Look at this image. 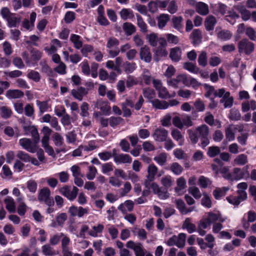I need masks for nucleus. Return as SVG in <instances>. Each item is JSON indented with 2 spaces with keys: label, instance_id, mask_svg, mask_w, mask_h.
<instances>
[{
  "label": "nucleus",
  "instance_id": "e2e57ef3",
  "mask_svg": "<svg viewBox=\"0 0 256 256\" xmlns=\"http://www.w3.org/2000/svg\"><path fill=\"white\" fill-rule=\"evenodd\" d=\"M37 183L34 180H30L27 182V188L28 190L34 193L37 190Z\"/></svg>",
  "mask_w": 256,
  "mask_h": 256
},
{
  "label": "nucleus",
  "instance_id": "c85d7f7f",
  "mask_svg": "<svg viewBox=\"0 0 256 256\" xmlns=\"http://www.w3.org/2000/svg\"><path fill=\"white\" fill-rule=\"evenodd\" d=\"M238 10L240 13L242 19L244 20H247L250 18V12L242 6H238L237 7Z\"/></svg>",
  "mask_w": 256,
  "mask_h": 256
},
{
  "label": "nucleus",
  "instance_id": "0e129e2a",
  "mask_svg": "<svg viewBox=\"0 0 256 256\" xmlns=\"http://www.w3.org/2000/svg\"><path fill=\"white\" fill-rule=\"evenodd\" d=\"M88 173L86 174V178L89 180H92L94 178L97 172V170L94 166H90L88 167Z\"/></svg>",
  "mask_w": 256,
  "mask_h": 256
},
{
  "label": "nucleus",
  "instance_id": "09e8293b",
  "mask_svg": "<svg viewBox=\"0 0 256 256\" xmlns=\"http://www.w3.org/2000/svg\"><path fill=\"white\" fill-rule=\"evenodd\" d=\"M234 162L236 164L244 165L248 162L247 156L244 154H240L234 159Z\"/></svg>",
  "mask_w": 256,
  "mask_h": 256
},
{
  "label": "nucleus",
  "instance_id": "ea45409f",
  "mask_svg": "<svg viewBox=\"0 0 256 256\" xmlns=\"http://www.w3.org/2000/svg\"><path fill=\"white\" fill-rule=\"evenodd\" d=\"M154 160L156 161L160 166H163L167 160V156L166 153L162 152L158 156L154 158Z\"/></svg>",
  "mask_w": 256,
  "mask_h": 256
},
{
  "label": "nucleus",
  "instance_id": "72a5a7b5",
  "mask_svg": "<svg viewBox=\"0 0 256 256\" xmlns=\"http://www.w3.org/2000/svg\"><path fill=\"white\" fill-rule=\"evenodd\" d=\"M202 33H191L190 38L192 40V43L194 46L198 45L202 42Z\"/></svg>",
  "mask_w": 256,
  "mask_h": 256
},
{
  "label": "nucleus",
  "instance_id": "a211bd4d",
  "mask_svg": "<svg viewBox=\"0 0 256 256\" xmlns=\"http://www.w3.org/2000/svg\"><path fill=\"white\" fill-rule=\"evenodd\" d=\"M6 96L10 98H19L23 97L24 94L19 90H9L6 92Z\"/></svg>",
  "mask_w": 256,
  "mask_h": 256
},
{
  "label": "nucleus",
  "instance_id": "412c9836",
  "mask_svg": "<svg viewBox=\"0 0 256 256\" xmlns=\"http://www.w3.org/2000/svg\"><path fill=\"white\" fill-rule=\"evenodd\" d=\"M4 202L6 204V210L10 213L16 212V205L14 199L10 196H7L4 200Z\"/></svg>",
  "mask_w": 256,
  "mask_h": 256
},
{
  "label": "nucleus",
  "instance_id": "a19ab883",
  "mask_svg": "<svg viewBox=\"0 0 256 256\" xmlns=\"http://www.w3.org/2000/svg\"><path fill=\"white\" fill-rule=\"evenodd\" d=\"M76 16V14L74 12L68 11L65 14L64 20L66 24H70L75 20Z\"/></svg>",
  "mask_w": 256,
  "mask_h": 256
},
{
  "label": "nucleus",
  "instance_id": "1a4fd4ad",
  "mask_svg": "<svg viewBox=\"0 0 256 256\" xmlns=\"http://www.w3.org/2000/svg\"><path fill=\"white\" fill-rule=\"evenodd\" d=\"M10 28H18L21 22V17L16 14H11L6 20Z\"/></svg>",
  "mask_w": 256,
  "mask_h": 256
},
{
  "label": "nucleus",
  "instance_id": "bb28decb",
  "mask_svg": "<svg viewBox=\"0 0 256 256\" xmlns=\"http://www.w3.org/2000/svg\"><path fill=\"white\" fill-rule=\"evenodd\" d=\"M214 10L216 14H220L222 16H224L227 14L228 6L221 2H219L214 6Z\"/></svg>",
  "mask_w": 256,
  "mask_h": 256
},
{
  "label": "nucleus",
  "instance_id": "f03ea898",
  "mask_svg": "<svg viewBox=\"0 0 256 256\" xmlns=\"http://www.w3.org/2000/svg\"><path fill=\"white\" fill-rule=\"evenodd\" d=\"M198 138L200 140V144H198L202 148H204L210 144L208 138L209 128L206 124H202L196 128Z\"/></svg>",
  "mask_w": 256,
  "mask_h": 256
},
{
  "label": "nucleus",
  "instance_id": "7c9ffc66",
  "mask_svg": "<svg viewBox=\"0 0 256 256\" xmlns=\"http://www.w3.org/2000/svg\"><path fill=\"white\" fill-rule=\"evenodd\" d=\"M50 190L48 188H44L39 193L38 200L40 202H43L44 200L50 198Z\"/></svg>",
  "mask_w": 256,
  "mask_h": 256
},
{
  "label": "nucleus",
  "instance_id": "603ef678",
  "mask_svg": "<svg viewBox=\"0 0 256 256\" xmlns=\"http://www.w3.org/2000/svg\"><path fill=\"white\" fill-rule=\"evenodd\" d=\"M37 106H38L40 113H44L48 110V101H42L37 100L36 102Z\"/></svg>",
  "mask_w": 256,
  "mask_h": 256
},
{
  "label": "nucleus",
  "instance_id": "39448f33",
  "mask_svg": "<svg viewBox=\"0 0 256 256\" xmlns=\"http://www.w3.org/2000/svg\"><path fill=\"white\" fill-rule=\"evenodd\" d=\"M118 151L116 148L112 150V157L116 163L117 164H130L132 162V157L128 154H118Z\"/></svg>",
  "mask_w": 256,
  "mask_h": 256
},
{
  "label": "nucleus",
  "instance_id": "69168bd1",
  "mask_svg": "<svg viewBox=\"0 0 256 256\" xmlns=\"http://www.w3.org/2000/svg\"><path fill=\"white\" fill-rule=\"evenodd\" d=\"M102 172L103 174H107L108 172L112 171L114 170V166L112 162H110L102 164Z\"/></svg>",
  "mask_w": 256,
  "mask_h": 256
},
{
  "label": "nucleus",
  "instance_id": "6ab92c4d",
  "mask_svg": "<svg viewBox=\"0 0 256 256\" xmlns=\"http://www.w3.org/2000/svg\"><path fill=\"white\" fill-rule=\"evenodd\" d=\"M154 108L158 110H165L168 108V104L166 101H160L158 99H154L150 102Z\"/></svg>",
  "mask_w": 256,
  "mask_h": 256
},
{
  "label": "nucleus",
  "instance_id": "2f4dec72",
  "mask_svg": "<svg viewBox=\"0 0 256 256\" xmlns=\"http://www.w3.org/2000/svg\"><path fill=\"white\" fill-rule=\"evenodd\" d=\"M0 116L4 119L9 118L12 114V110L6 106H1L0 108Z\"/></svg>",
  "mask_w": 256,
  "mask_h": 256
},
{
  "label": "nucleus",
  "instance_id": "49530a36",
  "mask_svg": "<svg viewBox=\"0 0 256 256\" xmlns=\"http://www.w3.org/2000/svg\"><path fill=\"white\" fill-rule=\"evenodd\" d=\"M52 138L56 146H61L62 145L64 138L60 134L55 132L52 136Z\"/></svg>",
  "mask_w": 256,
  "mask_h": 256
},
{
  "label": "nucleus",
  "instance_id": "4d7b16f0",
  "mask_svg": "<svg viewBox=\"0 0 256 256\" xmlns=\"http://www.w3.org/2000/svg\"><path fill=\"white\" fill-rule=\"evenodd\" d=\"M104 228V226L102 224H98L97 226H94L92 229L94 232H90L89 234L92 236L96 237L97 236V233L102 232Z\"/></svg>",
  "mask_w": 256,
  "mask_h": 256
},
{
  "label": "nucleus",
  "instance_id": "393cba45",
  "mask_svg": "<svg viewBox=\"0 0 256 256\" xmlns=\"http://www.w3.org/2000/svg\"><path fill=\"white\" fill-rule=\"evenodd\" d=\"M182 20L183 18L181 16H174L172 17V25L177 30L180 31L182 29L183 26L182 24Z\"/></svg>",
  "mask_w": 256,
  "mask_h": 256
},
{
  "label": "nucleus",
  "instance_id": "473e14b6",
  "mask_svg": "<svg viewBox=\"0 0 256 256\" xmlns=\"http://www.w3.org/2000/svg\"><path fill=\"white\" fill-rule=\"evenodd\" d=\"M168 52L166 48L158 47L154 52V58L156 61L158 62L159 58L166 56Z\"/></svg>",
  "mask_w": 256,
  "mask_h": 256
},
{
  "label": "nucleus",
  "instance_id": "79ce46f5",
  "mask_svg": "<svg viewBox=\"0 0 256 256\" xmlns=\"http://www.w3.org/2000/svg\"><path fill=\"white\" fill-rule=\"evenodd\" d=\"M228 118L230 120L234 121L240 120L242 118L240 113L238 110H231Z\"/></svg>",
  "mask_w": 256,
  "mask_h": 256
},
{
  "label": "nucleus",
  "instance_id": "f257e3e1",
  "mask_svg": "<svg viewBox=\"0 0 256 256\" xmlns=\"http://www.w3.org/2000/svg\"><path fill=\"white\" fill-rule=\"evenodd\" d=\"M22 123V128L25 134L28 135L30 133L32 137V141L28 138H22L19 140L20 144L26 150L31 153H34L38 148V144L40 142V136L38 130L34 126L26 125L25 121L21 120Z\"/></svg>",
  "mask_w": 256,
  "mask_h": 256
},
{
  "label": "nucleus",
  "instance_id": "680f3d73",
  "mask_svg": "<svg viewBox=\"0 0 256 256\" xmlns=\"http://www.w3.org/2000/svg\"><path fill=\"white\" fill-rule=\"evenodd\" d=\"M194 106L196 109V110L198 112H202L204 111L205 109V106L204 103L200 99H197L194 103Z\"/></svg>",
  "mask_w": 256,
  "mask_h": 256
},
{
  "label": "nucleus",
  "instance_id": "8fccbe9b",
  "mask_svg": "<svg viewBox=\"0 0 256 256\" xmlns=\"http://www.w3.org/2000/svg\"><path fill=\"white\" fill-rule=\"evenodd\" d=\"M146 250L140 242H138V246L134 250L136 256H145Z\"/></svg>",
  "mask_w": 256,
  "mask_h": 256
},
{
  "label": "nucleus",
  "instance_id": "f3484780",
  "mask_svg": "<svg viewBox=\"0 0 256 256\" xmlns=\"http://www.w3.org/2000/svg\"><path fill=\"white\" fill-rule=\"evenodd\" d=\"M120 14L121 18L124 20H132L134 18V12L130 8H122L120 12Z\"/></svg>",
  "mask_w": 256,
  "mask_h": 256
},
{
  "label": "nucleus",
  "instance_id": "a878e982",
  "mask_svg": "<svg viewBox=\"0 0 256 256\" xmlns=\"http://www.w3.org/2000/svg\"><path fill=\"white\" fill-rule=\"evenodd\" d=\"M221 214L220 213L215 214L212 212H208V214L207 220L211 224L220 220L221 222H224V220L220 218Z\"/></svg>",
  "mask_w": 256,
  "mask_h": 256
},
{
  "label": "nucleus",
  "instance_id": "6e6552de",
  "mask_svg": "<svg viewBox=\"0 0 256 256\" xmlns=\"http://www.w3.org/2000/svg\"><path fill=\"white\" fill-rule=\"evenodd\" d=\"M168 134V132L164 128H157L152 136L156 141L162 142L166 140Z\"/></svg>",
  "mask_w": 256,
  "mask_h": 256
},
{
  "label": "nucleus",
  "instance_id": "c756f323",
  "mask_svg": "<svg viewBox=\"0 0 256 256\" xmlns=\"http://www.w3.org/2000/svg\"><path fill=\"white\" fill-rule=\"evenodd\" d=\"M170 20V16L168 14H161L158 17V26L159 28H162L164 27L167 22Z\"/></svg>",
  "mask_w": 256,
  "mask_h": 256
},
{
  "label": "nucleus",
  "instance_id": "aec40b11",
  "mask_svg": "<svg viewBox=\"0 0 256 256\" xmlns=\"http://www.w3.org/2000/svg\"><path fill=\"white\" fill-rule=\"evenodd\" d=\"M142 94L144 97L148 100L150 103L151 101L154 100L156 96V92L152 88H146L142 89Z\"/></svg>",
  "mask_w": 256,
  "mask_h": 256
},
{
  "label": "nucleus",
  "instance_id": "338daca9",
  "mask_svg": "<svg viewBox=\"0 0 256 256\" xmlns=\"http://www.w3.org/2000/svg\"><path fill=\"white\" fill-rule=\"evenodd\" d=\"M32 59L34 62L38 61L42 58V53L38 50L32 48L31 50Z\"/></svg>",
  "mask_w": 256,
  "mask_h": 256
},
{
  "label": "nucleus",
  "instance_id": "3c124183",
  "mask_svg": "<svg viewBox=\"0 0 256 256\" xmlns=\"http://www.w3.org/2000/svg\"><path fill=\"white\" fill-rule=\"evenodd\" d=\"M16 156L19 159L24 162H30V156L28 154L23 151H18Z\"/></svg>",
  "mask_w": 256,
  "mask_h": 256
},
{
  "label": "nucleus",
  "instance_id": "4c0bfd02",
  "mask_svg": "<svg viewBox=\"0 0 256 256\" xmlns=\"http://www.w3.org/2000/svg\"><path fill=\"white\" fill-rule=\"evenodd\" d=\"M80 37L74 34H72L70 37V40L74 43V46L76 49H80L82 47V42L80 40Z\"/></svg>",
  "mask_w": 256,
  "mask_h": 256
},
{
  "label": "nucleus",
  "instance_id": "9b49d317",
  "mask_svg": "<svg viewBox=\"0 0 256 256\" xmlns=\"http://www.w3.org/2000/svg\"><path fill=\"white\" fill-rule=\"evenodd\" d=\"M134 202L132 200H126L124 203H122L118 208V209L122 212L123 214H126L128 212L133 210Z\"/></svg>",
  "mask_w": 256,
  "mask_h": 256
},
{
  "label": "nucleus",
  "instance_id": "5fc2aeb1",
  "mask_svg": "<svg viewBox=\"0 0 256 256\" xmlns=\"http://www.w3.org/2000/svg\"><path fill=\"white\" fill-rule=\"evenodd\" d=\"M122 28L124 32H136L135 26L130 22H126L124 23Z\"/></svg>",
  "mask_w": 256,
  "mask_h": 256
},
{
  "label": "nucleus",
  "instance_id": "dca6fc26",
  "mask_svg": "<svg viewBox=\"0 0 256 256\" xmlns=\"http://www.w3.org/2000/svg\"><path fill=\"white\" fill-rule=\"evenodd\" d=\"M239 18V15L233 10H231L228 11L227 14L224 16V19L231 24L233 25L236 22V20Z\"/></svg>",
  "mask_w": 256,
  "mask_h": 256
},
{
  "label": "nucleus",
  "instance_id": "423d86ee",
  "mask_svg": "<svg viewBox=\"0 0 256 256\" xmlns=\"http://www.w3.org/2000/svg\"><path fill=\"white\" fill-rule=\"evenodd\" d=\"M151 188L154 194H157L160 198L166 200L169 197V194L166 188H160L156 182H152L151 184Z\"/></svg>",
  "mask_w": 256,
  "mask_h": 256
},
{
  "label": "nucleus",
  "instance_id": "13d9d810",
  "mask_svg": "<svg viewBox=\"0 0 256 256\" xmlns=\"http://www.w3.org/2000/svg\"><path fill=\"white\" fill-rule=\"evenodd\" d=\"M148 42L152 46H156L158 44V37L154 33H150L148 36Z\"/></svg>",
  "mask_w": 256,
  "mask_h": 256
},
{
  "label": "nucleus",
  "instance_id": "f704fd0d",
  "mask_svg": "<svg viewBox=\"0 0 256 256\" xmlns=\"http://www.w3.org/2000/svg\"><path fill=\"white\" fill-rule=\"evenodd\" d=\"M170 170L176 175H180L182 172L183 168L176 162H173L170 168Z\"/></svg>",
  "mask_w": 256,
  "mask_h": 256
},
{
  "label": "nucleus",
  "instance_id": "58836bf2",
  "mask_svg": "<svg viewBox=\"0 0 256 256\" xmlns=\"http://www.w3.org/2000/svg\"><path fill=\"white\" fill-rule=\"evenodd\" d=\"M186 234L184 233H180L176 238V246L178 248H182L185 245Z\"/></svg>",
  "mask_w": 256,
  "mask_h": 256
},
{
  "label": "nucleus",
  "instance_id": "de8ad7c7",
  "mask_svg": "<svg viewBox=\"0 0 256 256\" xmlns=\"http://www.w3.org/2000/svg\"><path fill=\"white\" fill-rule=\"evenodd\" d=\"M198 64L202 66H205L207 64L206 54L204 52H202L198 56Z\"/></svg>",
  "mask_w": 256,
  "mask_h": 256
},
{
  "label": "nucleus",
  "instance_id": "2eb2a0df",
  "mask_svg": "<svg viewBox=\"0 0 256 256\" xmlns=\"http://www.w3.org/2000/svg\"><path fill=\"white\" fill-rule=\"evenodd\" d=\"M196 10L198 14L203 16L206 15L209 12L208 4L201 2L196 4Z\"/></svg>",
  "mask_w": 256,
  "mask_h": 256
},
{
  "label": "nucleus",
  "instance_id": "4be33fe9",
  "mask_svg": "<svg viewBox=\"0 0 256 256\" xmlns=\"http://www.w3.org/2000/svg\"><path fill=\"white\" fill-rule=\"evenodd\" d=\"M122 67L126 74H129L132 73L136 69V65L135 62L126 61L122 64Z\"/></svg>",
  "mask_w": 256,
  "mask_h": 256
},
{
  "label": "nucleus",
  "instance_id": "864d4df0",
  "mask_svg": "<svg viewBox=\"0 0 256 256\" xmlns=\"http://www.w3.org/2000/svg\"><path fill=\"white\" fill-rule=\"evenodd\" d=\"M28 77L30 79L33 80L35 82H38L40 80V74L35 70H32L28 74Z\"/></svg>",
  "mask_w": 256,
  "mask_h": 256
},
{
  "label": "nucleus",
  "instance_id": "37998d69",
  "mask_svg": "<svg viewBox=\"0 0 256 256\" xmlns=\"http://www.w3.org/2000/svg\"><path fill=\"white\" fill-rule=\"evenodd\" d=\"M123 120L124 119L120 117L111 116L109 118L110 125L112 128H115L118 125H119Z\"/></svg>",
  "mask_w": 256,
  "mask_h": 256
},
{
  "label": "nucleus",
  "instance_id": "e433bc0d",
  "mask_svg": "<svg viewBox=\"0 0 256 256\" xmlns=\"http://www.w3.org/2000/svg\"><path fill=\"white\" fill-rule=\"evenodd\" d=\"M184 69L189 71L190 72L196 74L199 72V68L197 67L195 64L192 62H185L184 66Z\"/></svg>",
  "mask_w": 256,
  "mask_h": 256
},
{
  "label": "nucleus",
  "instance_id": "5701e85b",
  "mask_svg": "<svg viewBox=\"0 0 256 256\" xmlns=\"http://www.w3.org/2000/svg\"><path fill=\"white\" fill-rule=\"evenodd\" d=\"M170 57L171 60L175 62H178L180 59V48L178 47H176L170 50Z\"/></svg>",
  "mask_w": 256,
  "mask_h": 256
},
{
  "label": "nucleus",
  "instance_id": "052dcab7",
  "mask_svg": "<svg viewBox=\"0 0 256 256\" xmlns=\"http://www.w3.org/2000/svg\"><path fill=\"white\" fill-rule=\"evenodd\" d=\"M204 88L206 90V92L204 94V96L207 98H210V96L212 94H214V88L213 86H210L208 84H204Z\"/></svg>",
  "mask_w": 256,
  "mask_h": 256
},
{
  "label": "nucleus",
  "instance_id": "6e6d98bb",
  "mask_svg": "<svg viewBox=\"0 0 256 256\" xmlns=\"http://www.w3.org/2000/svg\"><path fill=\"white\" fill-rule=\"evenodd\" d=\"M176 208L179 210L180 214H184L186 208V204L184 200L182 199H178L176 201Z\"/></svg>",
  "mask_w": 256,
  "mask_h": 256
},
{
  "label": "nucleus",
  "instance_id": "774afa93",
  "mask_svg": "<svg viewBox=\"0 0 256 256\" xmlns=\"http://www.w3.org/2000/svg\"><path fill=\"white\" fill-rule=\"evenodd\" d=\"M201 204L207 208H211L212 201L210 198L206 194L204 195L201 200Z\"/></svg>",
  "mask_w": 256,
  "mask_h": 256
},
{
  "label": "nucleus",
  "instance_id": "20e7f679",
  "mask_svg": "<svg viewBox=\"0 0 256 256\" xmlns=\"http://www.w3.org/2000/svg\"><path fill=\"white\" fill-rule=\"evenodd\" d=\"M238 196L230 195L226 198L227 201L234 206H238L241 202L247 198V194L245 191L238 190Z\"/></svg>",
  "mask_w": 256,
  "mask_h": 256
},
{
  "label": "nucleus",
  "instance_id": "c9c22d12",
  "mask_svg": "<svg viewBox=\"0 0 256 256\" xmlns=\"http://www.w3.org/2000/svg\"><path fill=\"white\" fill-rule=\"evenodd\" d=\"M220 152V149L218 146H212L208 148L207 155L210 158H214Z\"/></svg>",
  "mask_w": 256,
  "mask_h": 256
},
{
  "label": "nucleus",
  "instance_id": "a18cd8bd",
  "mask_svg": "<svg viewBox=\"0 0 256 256\" xmlns=\"http://www.w3.org/2000/svg\"><path fill=\"white\" fill-rule=\"evenodd\" d=\"M42 252L46 256H54L56 254L49 244H44L42 246Z\"/></svg>",
  "mask_w": 256,
  "mask_h": 256
},
{
  "label": "nucleus",
  "instance_id": "4468645a",
  "mask_svg": "<svg viewBox=\"0 0 256 256\" xmlns=\"http://www.w3.org/2000/svg\"><path fill=\"white\" fill-rule=\"evenodd\" d=\"M190 221V218H186L182 225V228L183 230H186L189 234H192L196 230V225L192 223Z\"/></svg>",
  "mask_w": 256,
  "mask_h": 256
},
{
  "label": "nucleus",
  "instance_id": "ddd939ff",
  "mask_svg": "<svg viewBox=\"0 0 256 256\" xmlns=\"http://www.w3.org/2000/svg\"><path fill=\"white\" fill-rule=\"evenodd\" d=\"M216 23V18L212 15L208 16L204 20V26L207 31L212 30Z\"/></svg>",
  "mask_w": 256,
  "mask_h": 256
},
{
  "label": "nucleus",
  "instance_id": "c03bdc74",
  "mask_svg": "<svg viewBox=\"0 0 256 256\" xmlns=\"http://www.w3.org/2000/svg\"><path fill=\"white\" fill-rule=\"evenodd\" d=\"M136 18L138 25L140 28L142 32H147V26L142 17L138 14H136Z\"/></svg>",
  "mask_w": 256,
  "mask_h": 256
},
{
  "label": "nucleus",
  "instance_id": "7ed1b4c3",
  "mask_svg": "<svg viewBox=\"0 0 256 256\" xmlns=\"http://www.w3.org/2000/svg\"><path fill=\"white\" fill-rule=\"evenodd\" d=\"M238 49L240 53H244L249 56L254 51V45L248 40L244 38L238 42Z\"/></svg>",
  "mask_w": 256,
  "mask_h": 256
},
{
  "label": "nucleus",
  "instance_id": "bf43d9fd",
  "mask_svg": "<svg viewBox=\"0 0 256 256\" xmlns=\"http://www.w3.org/2000/svg\"><path fill=\"white\" fill-rule=\"evenodd\" d=\"M190 75L186 74H179L176 76V79L178 82H182L186 86H188V78Z\"/></svg>",
  "mask_w": 256,
  "mask_h": 256
},
{
  "label": "nucleus",
  "instance_id": "cd10ccee",
  "mask_svg": "<svg viewBox=\"0 0 256 256\" xmlns=\"http://www.w3.org/2000/svg\"><path fill=\"white\" fill-rule=\"evenodd\" d=\"M171 134L172 138L178 142L180 146H182L184 144V139L180 131L174 129L172 131Z\"/></svg>",
  "mask_w": 256,
  "mask_h": 256
},
{
  "label": "nucleus",
  "instance_id": "0eeeda50",
  "mask_svg": "<svg viewBox=\"0 0 256 256\" xmlns=\"http://www.w3.org/2000/svg\"><path fill=\"white\" fill-rule=\"evenodd\" d=\"M248 166L241 169L238 168H234L233 169L232 174V181L234 180H238L243 178L246 174L247 176H249V172L248 171Z\"/></svg>",
  "mask_w": 256,
  "mask_h": 256
},
{
  "label": "nucleus",
  "instance_id": "b1692460",
  "mask_svg": "<svg viewBox=\"0 0 256 256\" xmlns=\"http://www.w3.org/2000/svg\"><path fill=\"white\" fill-rule=\"evenodd\" d=\"M225 180L232 181V174L230 172L228 166H223L221 167L220 173Z\"/></svg>",
  "mask_w": 256,
  "mask_h": 256
},
{
  "label": "nucleus",
  "instance_id": "f8f14e48",
  "mask_svg": "<svg viewBox=\"0 0 256 256\" xmlns=\"http://www.w3.org/2000/svg\"><path fill=\"white\" fill-rule=\"evenodd\" d=\"M140 58L146 62H150L152 60V54L148 46H144L140 48Z\"/></svg>",
  "mask_w": 256,
  "mask_h": 256
},
{
  "label": "nucleus",
  "instance_id": "9d476101",
  "mask_svg": "<svg viewBox=\"0 0 256 256\" xmlns=\"http://www.w3.org/2000/svg\"><path fill=\"white\" fill-rule=\"evenodd\" d=\"M78 189L76 186H74L72 190L70 191L68 188H63L62 194L68 200L72 201L74 200L78 194Z\"/></svg>",
  "mask_w": 256,
  "mask_h": 256
}]
</instances>
